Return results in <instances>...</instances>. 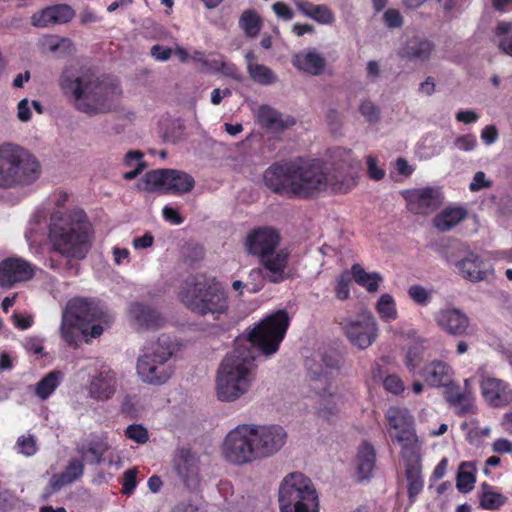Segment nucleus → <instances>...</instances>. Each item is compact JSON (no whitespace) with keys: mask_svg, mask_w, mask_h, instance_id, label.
<instances>
[{"mask_svg":"<svg viewBox=\"0 0 512 512\" xmlns=\"http://www.w3.org/2000/svg\"><path fill=\"white\" fill-rule=\"evenodd\" d=\"M331 168L327 173L319 159L293 160L271 164L263 174L265 186L288 199H311L328 187L334 193H347L357 184L359 162L350 149L335 148L331 152Z\"/></svg>","mask_w":512,"mask_h":512,"instance_id":"1","label":"nucleus"},{"mask_svg":"<svg viewBox=\"0 0 512 512\" xmlns=\"http://www.w3.org/2000/svg\"><path fill=\"white\" fill-rule=\"evenodd\" d=\"M290 319L286 310H278L259 322L247 336L248 344L236 342L234 349L221 362L217 374V397L232 402L245 394L254 380L256 348L270 356L279 350Z\"/></svg>","mask_w":512,"mask_h":512,"instance_id":"2","label":"nucleus"},{"mask_svg":"<svg viewBox=\"0 0 512 512\" xmlns=\"http://www.w3.org/2000/svg\"><path fill=\"white\" fill-rule=\"evenodd\" d=\"M92 226L83 209L74 208L67 211H55L50 216L48 240L53 251L68 258L65 268L49 260L48 267L65 276L77 275L79 265L71 259L82 260L91 248Z\"/></svg>","mask_w":512,"mask_h":512,"instance_id":"3","label":"nucleus"},{"mask_svg":"<svg viewBox=\"0 0 512 512\" xmlns=\"http://www.w3.org/2000/svg\"><path fill=\"white\" fill-rule=\"evenodd\" d=\"M59 85L65 95L75 101V108L88 115L106 113L112 109V97L116 87L90 76H78L71 69L62 71Z\"/></svg>","mask_w":512,"mask_h":512,"instance_id":"4","label":"nucleus"},{"mask_svg":"<svg viewBox=\"0 0 512 512\" xmlns=\"http://www.w3.org/2000/svg\"><path fill=\"white\" fill-rule=\"evenodd\" d=\"M179 298L186 308L201 316L227 312L228 295L215 278L193 276L188 278L179 292Z\"/></svg>","mask_w":512,"mask_h":512,"instance_id":"5","label":"nucleus"},{"mask_svg":"<svg viewBox=\"0 0 512 512\" xmlns=\"http://www.w3.org/2000/svg\"><path fill=\"white\" fill-rule=\"evenodd\" d=\"M39 174V162L24 148L12 143L0 145V188L30 184Z\"/></svg>","mask_w":512,"mask_h":512,"instance_id":"6","label":"nucleus"},{"mask_svg":"<svg viewBox=\"0 0 512 512\" xmlns=\"http://www.w3.org/2000/svg\"><path fill=\"white\" fill-rule=\"evenodd\" d=\"M280 512H319V500L311 480L300 472L288 474L279 487Z\"/></svg>","mask_w":512,"mask_h":512,"instance_id":"7","label":"nucleus"},{"mask_svg":"<svg viewBox=\"0 0 512 512\" xmlns=\"http://www.w3.org/2000/svg\"><path fill=\"white\" fill-rule=\"evenodd\" d=\"M174 344L168 335H161L153 345L151 352H146L137 361V373L143 382L161 385L174 373L170 359L174 353Z\"/></svg>","mask_w":512,"mask_h":512,"instance_id":"8","label":"nucleus"},{"mask_svg":"<svg viewBox=\"0 0 512 512\" xmlns=\"http://www.w3.org/2000/svg\"><path fill=\"white\" fill-rule=\"evenodd\" d=\"M195 185L194 178L176 169H154L145 173L137 183L139 190L158 191L163 194L181 195L190 192Z\"/></svg>","mask_w":512,"mask_h":512,"instance_id":"9","label":"nucleus"},{"mask_svg":"<svg viewBox=\"0 0 512 512\" xmlns=\"http://www.w3.org/2000/svg\"><path fill=\"white\" fill-rule=\"evenodd\" d=\"M222 454L225 460L237 465L258 459L250 424L238 425L226 435L222 444Z\"/></svg>","mask_w":512,"mask_h":512,"instance_id":"10","label":"nucleus"},{"mask_svg":"<svg viewBox=\"0 0 512 512\" xmlns=\"http://www.w3.org/2000/svg\"><path fill=\"white\" fill-rule=\"evenodd\" d=\"M339 369L340 360L337 357L328 354L323 355L322 365L319 371L313 370L312 367H309V374L314 383L312 384V387L314 389L323 390L322 403L317 412L318 418L329 424L337 418L338 410L336 403L334 402V395L329 393L328 398H325V394L328 392L332 371H338Z\"/></svg>","mask_w":512,"mask_h":512,"instance_id":"11","label":"nucleus"},{"mask_svg":"<svg viewBox=\"0 0 512 512\" xmlns=\"http://www.w3.org/2000/svg\"><path fill=\"white\" fill-rule=\"evenodd\" d=\"M385 418L389 429L395 431L390 433V436L402 446L401 450L419 448L414 419L407 409L390 407L385 413Z\"/></svg>","mask_w":512,"mask_h":512,"instance_id":"12","label":"nucleus"},{"mask_svg":"<svg viewBox=\"0 0 512 512\" xmlns=\"http://www.w3.org/2000/svg\"><path fill=\"white\" fill-rule=\"evenodd\" d=\"M340 325L353 346L363 350L378 337V324L371 313L359 314L355 319H344Z\"/></svg>","mask_w":512,"mask_h":512,"instance_id":"13","label":"nucleus"},{"mask_svg":"<svg viewBox=\"0 0 512 512\" xmlns=\"http://www.w3.org/2000/svg\"><path fill=\"white\" fill-rule=\"evenodd\" d=\"M250 425L258 459L273 456L285 445L287 433L282 426L276 424Z\"/></svg>","mask_w":512,"mask_h":512,"instance_id":"14","label":"nucleus"},{"mask_svg":"<svg viewBox=\"0 0 512 512\" xmlns=\"http://www.w3.org/2000/svg\"><path fill=\"white\" fill-rule=\"evenodd\" d=\"M65 314L79 324L82 334H88V325L94 322H107L106 312L93 299L76 297L68 301Z\"/></svg>","mask_w":512,"mask_h":512,"instance_id":"15","label":"nucleus"},{"mask_svg":"<svg viewBox=\"0 0 512 512\" xmlns=\"http://www.w3.org/2000/svg\"><path fill=\"white\" fill-rule=\"evenodd\" d=\"M199 457L190 448L180 447L173 457V468L189 489H196L200 484Z\"/></svg>","mask_w":512,"mask_h":512,"instance_id":"16","label":"nucleus"},{"mask_svg":"<svg viewBox=\"0 0 512 512\" xmlns=\"http://www.w3.org/2000/svg\"><path fill=\"white\" fill-rule=\"evenodd\" d=\"M401 459L404 462V475L407 481V494L410 503H414L416 497L421 493L424 487L422 476V460L419 448L401 450Z\"/></svg>","mask_w":512,"mask_h":512,"instance_id":"17","label":"nucleus"},{"mask_svg":"<svg viewBox=\"0 0 512 512\" xmlns=\"http://www.w3.org/2000/svg\"><path fill=\"white\" fill-rule=\"evenodd\" d=\"M403 197L410 212L428 215L436 211L442 204L441 193L433 187L406 190Z\"/></svg>","mask_w":512,"mask_h":512,"instance_id":"18","label":"nucleus"},{"mask_svg":"<svg viewBox=\"0 0 512 512\" xmlns=\"http://www.w3.org/2000/svg\"><path fill=\"white\" fill-rule=\"evenodd\" d=\"M434 321L437 326L448 335L455 337L468 335L470 319L458 308H441L434 313Z\"/></svg>","mask_w":512,"mask_h":512,"instance_id":"19","label":"nucleus"},{"mask_svg":"<svg viewBox=\"0 0 512 512\" xmlns=\"http://www.w3.org/2000/svg\"><path fill=\"white\" fill-rule=\"evenodd\" d=\"M34 274V267L25 259L10 257L0 262L1 287L11 288L16 283L32 279Z\"/></svg>","mask_w":512,"mask_h":512,"instance_id":"20","label":"nucleus"},{"mask_svg":"<svg viewBox=\"0 0 512 512\" xmlns=\"http://www.w3.org/2000/svg\"><path fill=\"white\" fill-rule=\"evenodd\" d=\"M280 241L278 232L270 227H259L252 230L246 239V247L250 254L259 258L275 251Z\"/></svg>","mask_w":512,"mask_h":512,"instance_id":"21","label":"nucleus"},{"mask_svg":"<svg viewBox=\"0 0 512 512\" xmlns=\"http://www.w3.org/2000/svg\"><path fill=\"white\" fill-rule=\"evenodd\" d=\"M75 17V10L68 4L47 6L31 16V25L45 28L56 24H66Z\"/></svg>","mask_w":512,"mask_h":512,"instance_id":"22","label":"nucleus"},{"mask_svg":"<svg viewBox=\"0 0 512 512\" xmlns=\"http://www.w3.org/2000/svg\"><path fill=\"white\" fill-rule=\"evenodd\" d=\"M484 400L492 407H504L512 402V388L501 379L486 377L480 383Z\"/></svg>","mask_w":512,"mask_h":512,"instance_id":"23","label":"nucleus"},{"mask_svg":"<svg viewBox=\"0 0 512 512\" xmlns=\"http://www.w3.org/2000/svg\"><path fill=\"white\" fill-rule=\"evenodd\" d=\"M116 392V373L108 366L101 365L89 384L90 396L98 401L110 399Z\"/></svg>","mask_w":512,"mask_h":512,"instance_id":"24","label":"nucleus"},{"mask_svg":"<svg viewBox=\"0 0 512 512\" xmlns=\"http://www.w3.org/2000/svg\"><path fill=\"white\" fill-rule=\"evenodd\" d=\"M131 319L141 330H158L165 324V319L154 307L134 302L129 307Z\"/></svg>","mask_w":512,"mask_h":512,"instance_id":"25","label":"nucleus"},{"mask_svg":"<svg viewBox=\"0 0 512 512\" xmlns=\"http://www.w3.org/2000/svg\"><path fill=\"white\" fill-rule=\"evenodd\" d=\"M424 382L430 387H445L453 380L454 370L442 360L427 362L419 372Z\"/></svg>","mask_w":512,"mask_h":512,"instance_id":"26","label":"nucleus"},{"mask_svg":"<svg viewBox=\"0 0 512 512\" xmlns=\"http://www.w3.org/2000/svg\"><path fill=\"white\" fill-rule=\"evenodd\" d=\"M455 267L463 278L471 282L484 280L490 270L489 263L474 252H468L459 259L455 263Z\"/></svg>","mask_w":512,"mask_h":512,"instance_id":"27","label":"nucleus"},{"mask_svg":"<svg viewBox=\"0 0 512 512\" xmlns=\"http://www.w3.org/2000/svg\"><path fill=\"white\" fill-rule=\"evenodd\" d=\"M289 253L285 250L278 252H272L261 258L260 264L267 272L263 275L264 279H267L271 283H280L286 279L285 270L288 264Z\"/></svg>","mask_w":512,"mask_h":512,"instance_id":"28","label":"nucleus"},{"mask_svg":"<svg viewBox=\"0 0 512 512\" xmlns=\"http://www.w3.org/2000/svg\"><path fill=\"white\" fill-rule=\"evenodd\" d=\"M444 398L455 409L457 415L464 416L474 412L473 397L461 389L453 380L446 385Z\"/></svg>","mask_w":512,"mask_h":512,"instance_id":"29","label":"nucleus"},{"mask_svg":"<svg viewBox=\"0 0 512 512\" xmlns=\"http://www.w3.org/2000/svg\"><path fill=\"white\" fill-rule=\"evenodd\" d=\"M293 66L309 75H320L326 66L325 58L315 50L296 54L292 59Z\"/></svg>","mask_w":512,"mask_h":512,"instance_id":"30","label":"nucleus"},{"mask_svg":"<svg viewBox=\"0 0 512 512\" xmlns=\"http://www.w3.org/2000/svg\"><path fill=\"white\" fill-rule=\"evenodd\" d=\"M294 4L302 15L321 25H331L335 22L334 12L325 4H313L304 0L295 1Z\"/></svg>","mask_w":512,"mask_h":512,"instance_id":"31","label":"nucleus"},{"mask_svg":"<svg viewBox=\"0 0 512 512\" xmlns=\"http://www.w3.org/2000/svg\"><path fill=\"white\" fill-rule=\"evenodd\" d=\"M434 50V44L422 38L414 37L400 49L399 56L408 60H428Z\"/></svg>","mask_w":512,"mask_h":512,"instance_id":"32","label":"nucleus"},{"mask_svg":"<svg viewBox=\"0 0 512 512\" xmlns=\"http://www.w3.org/2000/svg\"><path fill=\"white\" fill-rule=\"evenodd\" d=\"M83 473V462L79 459H72L61 473L52 476L50 486L53 491H57L81 478Z\"/></svg>","mask_w":512,"mask_h":512,"instance_id":"33","label":"nucleus"},{"mask_svg":"<svg viewBox=\"0 0 512 512\" xmlns=\"http://www.w3.org/2000/svg\"><path fill=\"white\" fill-rule=\"evenodd\" d=\"M376 453L373 445L364 441L357 454V474L360 481L368 480L375 467Z\"/></svg>","mask_w":512,"mask_h":512,"instance_id":"34","label":"nucleus"},{"mask_svg":"<svg viewBox=\"0 0 512 512\" xmlns=\"http://www.w3.org/2000/svg\"><path fill=\"white\" fill-rule=\"evenodd\" d=\"M108 449L109 445L105 439L96 438L78 446L77 452L88 464L98 465L103 461V456Z\"/></svg>","mask_w":512,"mask_h":512,"instance_id":"35","label":"nucleus"},{"mask_svg":"<svg viewBox=\"0 0 512 512\" xmlns=\"http://www.w3.org/2000/svg\"><path fill=\"white\" fill-rule=\"evenodd\" d=\"M466 216L467 211L462 207H447L435 216L433 224L439 231L446 232L458 225Z\"/></svg>","mask_w":512,"mask_h":512,"instance_id":"36","label":"nucleus"},{"mask_svg":"<svg viewBox=\"0 0 512 512\" xmlns=\"http://www.w3.org/2000/svg\"><path fill=\"white\" fill-rule=\"evenodd\" d=\"M351 275L354 281L361 287L365 288L369 293H375L379 289L383 277L379 272H366L358 263L351 267Z\"/></svg>","mask_w":512,"mask_h":512,"instance_id":"37","label":"nucleus"},{"mask_svg":"<svg viewBox=\"0 0 512 512\" xmlns=\"http://www.w3.org/2000/svg\"><path fill=\"white\" fill-rule=\"evenodd\" d=\"M63 379V373L59 370L50 371L35 386V395L41 399H48Z\"/></svg>","mask_w":512,"mask_h":512,"instance_id":"38","label":"nucleus"},{"mask_svg":"<svg viewBox=\"0 0 512 512\" xmlns=\"http://www.w3.org/2000/svg\"><path fill=\"white\" fill-rule=\"evenodd\" d=\"M42 47L51 53H59L61 55H70L74 50V44L67 37L58 35H46L41 41Z\"/></svg>","mask_w":512,"mask_h":512,"instance_id":"39","label":"nucleus"},{"mask_svg":"<svg viewBox=\"0 0 512 512\" xmlns=\"http://www.w3.org/2000/svg\"><path fill=\"white\" fill-rule=\"evenodd\" d=\"M494 33L499 50L512 58V22H499Z\"/></svg>","mask_w":512,"mask_h":512,"instance_id":"40","label":"nucleus"},{"mask_svg":"<svg viewBox=\"0 0 512 512\" xmlns=\"http://www.w3.org/2000/svg\"><path fill=\"white\" fill-rule=\"evenodd\" d=\"M491 489L492 487L489 484H482V493L479 498L480 507L486 510H497L505 504L507 498Z\"/></svg>","mask_w":512,"mask_h":512,"instance_id":"41","label":"nucleus"},{"mask_svg":"<svg viewBox=\"0 0 512 512\" xmlns=\"http://www.w3.org/2000/svg\"><path fill=\"white\" fill-rule=\"evenodd\" d=\"M239 26L247 37L255 38L261 29V19L254 10H245L239 18Z\"/></svg>","mask_w":512,"mask_h":512,"instance_id":"42","label":"nucleus"},{"mask_svg":"<svg viewBox=\"0 0 512 512\" xmlns=\"http://www.w3.org/2000/svg\"><path fill=\"white\" fill-rule=\"evenodd\" d=\"M375 308L379 317L385 322L394 321L398 316L396 303L390 294L381 295Z\"/></svg>","mask_w":512,"mask_h":512,"instance_id":"43","label":"nucleus"},{"mask_svg":"<svg viewBox=\"0 0 512 512\" xmlns=\"http://www.w3.org/2000/svg\"><path fill=\"white\" fill-rule=\"evenodd\" d=\"M60 330L61 337L69 346L77 345L79 332L82 333V329L79 328V324L75 320L65 313H63Z\"/></svg>","mask_w":512,"mask_h":512,"instance_id":"44","label":"nucleus"},{"mask_svg":"<svg viewBox=\"0 0 512 512\" xmlns=\"http://www.w3.org/2000/svg\"><path fill=\"white\" fill-rule=\"evenodd\" d=\"M143 154L137 150L129 151L124 157V165L127 167H134L133 170L125 172L123 178L125 180L135 179L145 168V163L142 161Z\"/></svg>","mask_w":512,"mask_h":512,"instance_id":"45","label":"nucleus"},{"mask_svg":"<svg viewBox=\"0 0 512 512\" xmlns=\"http://www.w3.org/2000/svg\"><path fill=\"white\" fill-rule=\"evenodd\" d=\"M248 73L251 79L261 85H270L277 81V77L273 71L262 64L249 65Z\"/></svg>","mask_w":512,"mask_h":512,"instance_id":"46","label":"nucleus"},{"mask_svg":"<svg viewBox=\"0 0 512 512\" xmlns=\"http://www.w3.org/2000/svg\"><path fill=\"white\" fill-rule=\"evenodd\" d=\"M473 465L470 462H463L460 465V469L457 475L456 486L462 493L470 492L474 488L475 475L472 471L466 470V468H472Z\"/></svg>","mask_w":512,"mask_h":512,"instance_id":"47","label":"nucleus"},{"mask_svg":"<svg viewBox=\"0 0 512 512\" xmlns=\"http://www.w3.org/2000/svg\"><path fill=\"white\" fill-rule=\"evenodd\" d=\"M259 118L261 123L268 128H285L280 113L268 106L260 107Z\"/></svg>","mask_w":512,"mask_h":512,"instance_id":"48","label":"nucleus"},{"mask_svg":"<svg viewBox=\"0 0 512 512\" xmlns=\"http://www.w3.org/2000/svg\"><path fill=\"white\" fill-rule=\"evenodd\" d=\"M137 468H131L126 470L121 477V493L123 495L130 496L137 487Z\"/></svg>","mask_w":512,"mask_h":512,"instance_id":"49","label":"nucleus"},{"mask_svg":"<svg viewBox=\"0 0 512 512\" xmlns=\"http://www.w3.org/2000/svg\"><path fill=\"white\" fill-rule=\"evenodd\" d=\"M350 284L351 278L347 272L342 273L337 278L334 291L338 300L344 301L350 297Z\"/></svg>","mask_w":512,"mask_h":512,"instance_id":"50","label":"nucleus"},{"mask_svg":"<svg viewBox=\"0 0 512 512\" xmlns=\"http://www.w3.org/2000/svg\"><path fill=\"white\" fill-rule=\"evenodd\" d=\"M408 295L418 305L426 306L431 301V292L421 285L410 286Z\"/></svg>","mask_w":512,"mask_h":512,"instance_id":"51","label":"nucleus"},{"mask_svg":"<svg viewBox=\"0 0 512 512\" xmlns=\"http://www.w3.org/2000/svg\"><path fill=\"white\" fill-rule=\"evenodd\" d=\"M359 112L369 123H377L380 120V111L371 101H363L359 107Z\"/></svg>","mask_w":512,"mask_h":512,"instance_id":"52","label":"nucleus"},{"mask_svg":"<svg viewBox=\"0 0 512 512\" xmlns=\"http://www.w3.org/2000/svg\"><path fill=\"white\" fill-rule=\"evenodd\" d=\"M383 386L386 391L395 395H399L405 390L404 382L398 375L395 374L387 375L383 380Z\"/></svg>","mask_w":512,"mask_h":512,"instance_id":"53","label":"nucleus"},{"mask_svg":"<svg viewBox=\"0 0 512 512\" xmlns=\"http://www.w3.org/2000/svg\"><path fill=\"white\" fill-rule=\"evenodd\" d=\"M125 433L129 439H132L139 444H143L148 440L147 430L139 424L129 425Z\"/></svg>","mask_w":512,"mask_h":512,"instance_id":"54","label":"nucleus"},{"mask_svg":"<svg viewBox=\"0 0 512 512\" xmlns=\"http://www.w3.org/2000/svg\"><path fill=\"white\" fill-rule=\"evenodd\" d=\"M421 360L422 353L418 347H411L408 349L405 358V365L410 372H414L416 370Z\"/></svg>","mask_w":512,"mask_h":512,"instance_id":"55","label":"nucleus"},{"mask_svg":"<svg viewBox=\"0 0 512 512\" xmlns=\"http://www.w3.org/2000/svg\"><path fill=\"white\" fill-rule=\"evenodd\" d=\"M383 18L388 28H399L403 25V17L397 9H387Z\"/></svg>","mask_w":512,"mask_h":512,"instance_id":"56","label":"nucleus"},{"mask_svg":"<svg viewBox=\"0 0 512 512\" xmlns=\"http://www.w3.org/2000/svg\"><path fill=\"white\" fill-rule=\"evenodd\" d=\"M367 173L370 179L380 181L385 176V171L378 167L377 159L373 156L367 157Z\"/></svg>","mask_w":512,"mask_h":512,"instance_id":"57","label":"nucleus"},{"mask_svg":"<svg viewBox=\"0 0 512 512\" xmlns=\"http://www.w3.org/2000/svg\"><path fill=\"white\" fill-rule=\"evenodd\" d=\"M17 445L20 448V452L26 456H31L36 452V443L33 436L20 437L17 441Z\"/></svg>","mask_w":512,"mask_h":512,"instance_id":"58","label":"nucleus"},{"mask_svg":"<svg viewBox=\"0 0 512 512\" xmlns=\"http://www.w3.org/2000/svg\"><path fill=\"white\" fill-rule=\"evenodd\" d=\"M491 184V181L486 179L485 173L478 171L475 173L472 182L469 184V190L471 192H476L481 189L490 187Z\"/></svg>","mask_w":512,"mask_h":512,"instance_id":"59","label":"nucleus"},{"mask_svg":"<svg viewBox=\"0 0 512 512\" xmlns=\"http://www.w3.org/2000/svg\"><path fill=\"white\" fill-rule=\"evenodd\" d=\"M150 54L157 61H167L171 57L172 49L160 44H155L151 47Z\"/></svg>","mask_w":512,"mask_h":512,"instance_id":"60","label":"nucleus"},{"mask_svg":"<svg viewBox=\"0 0 512 512\" xmlns=\"http://www.w3.org/2000/svg\"><path fill=\"white\" fill-rule=\"evenodd\" d=\"M272 9L277 17L283 20H291L294 17L292 9L284 2L278 1L272 5Z\"/></svg>","mask_w":512,"mask_h":512,"instance_id":"61","label":"nucleus"},{"mask_svg":"<svg viewBox=\"0 0 512 512\" xmlns=\"http://www.w3.org/2000/svg\"><path fill=\"white\" fill-rule=\"evenodd\" d=\"M477 141L473 135H463L455 140L457 148L463 151H470L476 147Z\"/></svg>","mask_w":512,"mask_h":512,"instance_id":"62","label":"nucleus"},{"mask_svg":"<svg viewBox=\"0 0 512 512\" xmlns=\"http://www.w3.org/2000/svg\"><path fill=\"white\" fill-rule=\"evenodd\" d=\"M13 324L16 328L26 330L32 326L33 319L31 316H23L19 313L14 312L11 316Z\"/></svg>","mask_w":512,"mask_h":512,"instance_id":"63","label":"nucleus"},{"mask_svg":"<svg viewBox=\"0 0 512 512\" xmlns=\"http://www.w3.org/2000/svg\"><path fill=\"white\" fill-rule=\"evenodd\" d=\"M163 217L166 221H169L173 224H181L183 222V218L179 214V212L169 206H165L162 210Z\"/></svg>","mask_w":512,"mask_h":512,"instance_id":"64","label":"nucleus"}]
</instances>
